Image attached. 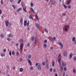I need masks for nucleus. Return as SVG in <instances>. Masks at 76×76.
<instances>
[{
	"instance_id": "1",
	"label": "nucleus",
	"mask_w": 76,
	"mask_h": 76,
	"mask_svg": "<svg viewBox=\"0 0 76 76\" xmlns=\"http://www.w3.org/2000/svg\"><path fill=\"white\" fill-rule=\"evenodd\" d=\"M36 67H37V69L39 70H41V64L39 63H37L36 64Z\"/></svg>"
},
{
	"instance_id": "2",
	"label": "nucleus",
	"mask_w": 76,
	"mask_h": 76,
	"mask_svg": "<svg viewBox=\"0 0 76 76\" xmlns=\"http://www.w3.org/2000/svg\"><path fill=\"white\" fill-rule=\"evenodd\" d=\"M69 25H66L65 26L64 28V30L66 32L68 31V30L69 29Z\"/></svg>"
},
{
	"instance_id": "3",
	"label": "nucleus",
	"mask_w": 76,
	"mask_h": 76,
	"mask_svg": "<svg viewBox=\"0 0 76 76\" xmlns=\"http://www.w3.org/2000/svg\"><path fill=\"white\" fill-rule=\"evenodd\" d=\"M48 39L52 42H54V41L56 40V37H54L53 38V39H51L50 38H48Z\"/></svg>"
},
{
	"instance_id": "4",
	"label": "nucleus",
	"mask_w": 76,
	"mask_h": 76,
	"mask_svg": "<svg viewBox=\"0 0 76 76\" xmlns=\"http://www.w3.org/2000/svg\"><path fill=\"white\" fill-rule=\"evenodd\" d=\"M58 43L59 45H60V46H61V49H62L63 47V44H62V43L60 42H58Z\"/></svg>"
},
{
	"instance_id": "5",
	"label": "nucleus",
	"mask_w": 76,
	"mask_h": 76,
	"mask_svg": "<svg viewBox=\"0 0 76 76\" xmlns=\"http://www.w3.org/2000/svg\"><path fill=\"white\" fill-rule=\"evenodd\" d=\"M23 43H22L20 44V49L21 51H22L23 50Z\"/></svg>"
},
{
	"instance_id": "6",
	"label": "nucleus",
	"mask_w": 76,
	"mask_h": 76,
	"mask_svg": "<svg viewBox=\"0 0 76 76\" xmlns=\"http://www.w3.org/2000/svg\"><path fill=\"white\" fill-rule=\"evenodd\" d=\"M5 24L6 25L7 27L8 26V25H9V20H6L5 22Z\"/></svg>"
},
{
	"instance_id": "7",
	"label": "nucleus",
	"mask_w": 76,
	"mask_h": 76,
	"mask_svg": "<svg viewBox=\"0 0 76 76\" xmlns=\"http://www.w3.org/2000/svg\"><path fill=\"white\" fill-rule=\"evenodd\" d=\"M22 10V8L21 7H20L18 8L16 12L17 13H19V11H20V10Z\"/></svg>"
},
{
	"instance_id": "8",
	"label": "nucleus",
	"mask_w": 76,
	"mask_h": 76,
	"mask_svg": "<svg viewBox=\"0 0 76 76\" xmlns=\"http://www.w3.org/2000/svg\"><path fill=\"white\" fill-rule=\"evenodd\" d=\"M62 65L63 66H64V67L65 66H66V64L64 62V61H63L62 62Z\"/></svg>"
},
{
	"instance_id": "9",
	"label": "nucleus",
	"mask_w": 76,
	"mask_h": 76,
	"mask_svg": "<svg viewBox=\"0 0 76 76\" xmlns=\"http://www.w3.org/2000/svg\"><path fill=\"white\" fill-rule=\"evenodd\" d=\"M30 10H31V11L33 13H35V11H34V9H33V8H32L30 7Z\"/></svg>"
},
{
	"instance_id": "10",
	"label": "nucleus",
	"mask_w": 76,
	"mask_h": 76,
	"mask_svg": "<svg viewBox=\"0 0 76 76\" xmlns=\"http://www.w3.org/2000/svg\"><path fill=\"white\" fill-rule=\"evenodd\" d=\"M23 20V18H21L20 20V24L21 25H22V24H23V22H22Z\"/></svg>"
},
{
	"instance_id": "11",
	"label": "nucleus",
	"mask_w": 76,
	"mask_h": 76,
	"mask_svg": "<svg viewBox=\"0 0 76 76\" xmlns=\"http://www.w3.org/2000/svg\"><path fill=\"white\" fill-rule=\"evenodd\" d=\"M36 25L37 27L38 28H40V25H39V24H38V23H36Z\"/></svg>"
},
{
	"instance_id": "12",
	"label": "nucleus",
	"mask_w": 76,
	"mask_h": 76,
	"mask_svg": "<svg viewBox=\"0 0 76 76\" xmlns=\"http://www.w3.org/2000/svg\"><path fill=\"white\" fill-rule=\"evenodd\" d=\"M26 23H27V21H24V25L25 26H26Z\"/></svg>"
},
{
	"instance_id": "13",
	"label": "nucleus",
	"mask_w": 76,
	"mask_h": 76,
	"mask_svg": "<svg viewBox=\"0 0 76 76\" xmlns=\"http://www.w3.org/2000/svg\"><path fill=\"white\" fill-rule=\"evenodd\" d=\"M31 55L29 54L28 56V59H31Z\"/></svg>"
},
{
	"instance_id": "14",
	"label": "nucleus",
	"mask_w": 76,
	"mask_h": 76,
	"mask_svg": "<svg viewBox=\"0 0 76 76\" xmlns=\"http://www.w3.org/2000/svg\"><path fill=\"white\" fill-rule=\"evenodd\" d=\"M44 30V31H45V32H46V33H48V30H47V29L45 28L43 29Z\"/></svg>"
},
{
	"instance_id": "15",
	"label": "nucleus",
	"mask_w": 76,
	"mask_h": 76,
	"mask_svg": "<svg viewBox=\"0 0 76 76\" xmlns=\"http://www.w3.org/2000/svg\"><path fill=\"white\" fill-rule=\"evenodd\" d=\"M30 16H29V18H30V19H32V20H33V17L32 16V15H31V14H30L29 15Z\"/></svg>"
},
{
	"instance_id": "16",
	"label": "nucleus",
	"mask_w": 76,
	"mask_h": 76,
	"mask_svg": "<svg viewBox=\"0 0 76 76\" xmlns=\"http://www.w3.org/2000/svg\"><path fill=\"white\" fill-rule=\"evenodd\" d=\"M52 66L53 67H54V66H55V63H54V61H52Z\"/></svg>"
},
{
	"instance_id": "17",
	"label": "nucleus",
	"mask_w": 76,
	"mask_h": 76,
	"mask_svg": "<svg viewBox=\"0 0 76 76\" xmlns=\"http://www.w3.org/2000/svg\"><path fill=\"white\" fill-rule=\"evenodd\" d=\"M75 39L76 38H75V37H73L72 38V41H73V42H75Z\"/></svg>"
},
{
	"instance_id": "18",
	"label": "nucleus",
	"mask_w": 76,
	"mask_h": 76,
	"mask_svg": "<svg viewBox=\"0 0 76 76\" xmlns=\"http://www.w3.org/2000/svg\"><path fill=\"white\" fill-rule=\"evenodd\" d=\"M58 63L59 64H61V58H60L58 59Z\"/></svg>"
},
{
	"instance_id": "19",
	"label": "nucleus",
	"mask_w": 76,
	"mask_h": 76,
	"mask_svg": "<svg viewBox=\"0 0 76 76\" xmlns=\"http://www.w3.org/2000/svg\"><path fill=\"white\" fill-rule=\"evenodd\" d=\"M13 35L11 34H10L8 35V37L9 38H11L12 37H13Z\"/></svg>"
},
{
	"instance_id": "20",
	"label": "nucleus",
	"mask_w": 76,
	"mask_h": 76,
	"mask_svg": "<svg viewBox=\"0 0 76 76\" xmlns=\"http://www.w3.org/2000/svg\"><path fill=\"white\" fill-rule=\"evenodd\" d=\"M69 57L70 58H71L73 57V53H71L69 55Z\"/></svg>"
},
{
	"instance_id": "21",
	"label": "nucleus",
	"mask_w": 76,
	"mask_h": 76,
	"mask_svg": "<svg viewBox=\"0 0 76 76\" xmlns=\"http://www.w3.org/2000/svg\"><path fill=\"white\" fill-rule=\"evenodd\" d=\"M72 2V0H69L68 1H67V3L68 4H70V3H71Z\"/></svg>"
},
{
	"instance_id": "22",
	"label": "nucleus",
	"mask_w": 76,
	"mask_h": 76,
	"mask_svg": "<svg viewBox=\"0 0 76 76\" xmlns=\"http://www.w3.org/2000/svg\"><path fill=\"white\" fill-rule=\"evenodd\" d=\"M1 57H4V56H5V54H4V53H1Z\"/></svg>"
},
{
	"instance_id": "23",
	"label": "nucleus",
	"mask_w": 76,
	"mask_h": 76,
	"mask_svg": "<svg viewBox=\"0 0 76 76\" xmlns=\"http://www.w3.org/2000/svg\"><path fill=\"white\" fill-rule=\"evenodd\" d=\"M35 38L34 37H32L31 38V40L32 41H34V39H35Z\"/></svg>"
},
{
	"instance_id": "24",
	"label": "nucleus",
	"mask_w": 76,
	"mask_h": 76,
	"mask_svg": "<svg viewBox=\"0 0 76 76\" xmlns=\"http://www.w3.org/2000/svg\"><path fill=\"white\" fill-rule=\"evenodd\" d=\"M28 63H29V64H30V66H31L32 64V63H31V61H30V60H28Z\"/></svg>"
},
{
	"instance_id": "25",
	"label": "nucleus",
	"mask_w": 76,
	"mask_h": 76,
	"mask_svg": "<svg viewBox=\"0 0 76 76\" xmlns=\"http://www.w3.org/2000/svg\"><path fill=\"white\" fill-rule=\"evenodd\" d=\"M28 63H29V64H30V66H31L32 64V63H31V61H30V60H28Z\"/></svg>"
},
{
	"instance_id": "26",
	"label": "nucleus",
	"mask_w": 76,
	"mask_h": 76,
	"mask_svg": "<svg viewBox=\"0 0 76 76\" xmlns=\"http://www.w3.org/2000/svg\"><path fill=\"white\" fill-rule=\"evenodd\" d=\"M20 72H22L23 71V69L22 68H21L20 69Z\"/></svg>"
},
{
	"instance_id": "27",
	"label": "nucleus",
	"mask_w": 76,
	"mask_h": 76,
	"mask_svg": "<svg viewBox=\"0 0 76 76\" xmlns=\"http://www.w3.org/2000/svg\"><path fill=\"white\" fill-rule=\"evenodd\" d=\"M23 40L22 39H20L18 40L19 42H23Z\"/></svg>"
},
{
	"instance_id": "28",
	"label": "nucleus",
	"mask_w": 76,
	"mask_h": 76,
	"mask_svg": "<svg viewBox=\"0 0 76 76\" xmlns=\"http://www.w3.org/2000/svg\"><path fill=\"white\" fill-rule=\"evenodd\" d=\"M64 57H66V56H67V54L66 53V52L64 51Z\"/></svg>"
},
{
	"instance_id": "29",
	"label": "nucleus",
	"mask_w": 76,
	"mask_h": 76,
	"mask_svg": "<svg viewBox=\"0 0 76 76\" xmlns=\"http://www.w3.org/2000/svg\"><path fill=\"white\" fill-rule=\"evenodd\" d=\"M1 37L2 38H3L4 37V35L3 34H1Z\"/></svg>"
},
{
	"instance_id": "30",
	"label": "nucleus",
	"mask_w": 76,
	"mask_h": 76,
	"mask_svg": "<svg viewBox=\"0 0 76 76\" xmlns=\"http://www.w3.org/2000/svg\"><path fill=\"white\" fill-rule=\"evenodd\" d=\"M23 9L24 11L25 12H27V11H26V9L25 8V7H23Z\"/></svg>"
},
{
	"instance_id": "31",
	"label": "nucleus",
	"mask_w": 76,
	"mask_h": 76,
	"mask_svg": "<svg viewBox=\"0 0 76 76\" xmlns=\"http://www.w3.org/2000/svg\"><path fill=\"white\" fill-rule=\"evenodd\" d=\"M60 70L61 72L63 70V66L61 67Z\"/></svg>"
},
{
	"instance_id": "32",
	"label": "nucleus",
	"mask_w": 76,
	"mask_h": 76,
	"mask_svg": "<svg viewBox=\"0 0 76 76\" xmlns=\"http://www.w3.org/2000/svg\"><path fill=\"white\" fill-rule=\"evenodd\" d=\"M67 7L68 9H71V7L70 5H69L67 6Z\"/></svg>"
},
{
	"instance_id": "33",
	"label": "nucleus",
	"mask_w": 76,
	"mask_h": 76,
	"mask_svg": "<svg viewBox=\"0 0 76 76\" xmlns=\"http://www.w3.org/2000/svg\"><path fill=\"white\" fill-rule=\"evenodd\" d=\"M44 47H45V48H46L47 47V44L45 43L43 45Z\"/></svg>"
},
{
	"instance_id": "34",
	"label": "nucleus",
	"mask_w": 76,
	"mask_h": 76,
	"mask_svg": "<svg viewBox=\"0 0 76 76\" xmlns=\"http://www.w3.org/2000/svg\"><path fill=\"white\" fill-rule=\"evenodd\" d=\"M36 18L37 19V20H39V18H38V15H36L35 16Z\"/></svg>"
},
{
	"instance_id": "35",
	"label": "nucleus",
	"mask_w": 76,
	"mask_h": 76,
	"mask_svg": "<svg viewBox=\"0 0 76 76\" xmlns=\"http://www.w3.org/2000/svg\"><path fill=\"white\" fill-rule=\"evenodd\" d=\"M64 71H66L67 70V67H65L64 68Z\"/></svg>"
},
{
	"instance_id": "36",
	"label": "nucleus",
	"mask_w": 76,
	"mask_h": 76,
	"mask_svg": "<svg viewBox=\"0 0 76 76\" xmlns=\"http://www.w3.org/2000/svg\"><path fill=\"white\" fill-rule=\"evenodd\" d=\"M42 64L43 65V66H45V62H43L42 63Z\"/></svg>"
},
{
	"instance_id": "37",
	"label": "nucleus",
	"mask_w": 76,
	"mask_h": 76,
	"mask_svg": "<svg viewBox=\"0 0 76 76\" xmlns=\"http://www.w3.org/2000/svg\"><path fill=\"white\" fill-rule=\"evenodd\" d=\"M15 54V51H13L12 52V54L14 56Z\"/></svg>"
},
{
	"instance_id": "38",
	"label": "nucleus",
	"mask_w": 76,
	"mask_h": 76,
	"mask_svg": "<svg viewBox=\"0 0 76 76\" xmlns=\"http://www.w3.org/2000/svg\"><path fill=\"white\" fill-rule=\"evenodd\" d=\"M73 59L74 61H76V56H75L73 57Z\"/></svg>"
},
{
	"instance_id": "39",
	"label": "nucleus",
	"mask_w": 76,
	"mask_h": 76,
	"mask_svg": "<svg viewBox=\"0 0 76 76\" xmlns=\"http://www.w3.org/2000/svg\"><path fill=\"white\" fill-rule=\"evenodd\" d=\"M73 72L74 73H76V69H74L73 70Z\"/></svg>"
},
{
	"instance_id": "40",
	"label": "nucleus",
	"mask_w": 76,
	"mask_h": 76,
	"mask_svg": "<svg viewBox=\"0 0 76 76\" xmlns=\"http://www.w3.org/2000/svg\"><path fill=\"white\" fill-rule=\"evenodd\" d=\"M29 25V21L28 20V22L27 23V25H26L27 26H28Z\"/></svg>"
},
{
	"instance_id": "41",
	"label": "nucleus",
	"mask_w": 76,
	"mask_h": 76,
	"mask_svg": "<svg viewBox=\"0 0 76 76\" xmlns=\"http://www.w3.org/2000/svg\"><path fill=\"white\" fill-rule=\"evenodd\" d=\"M64 9H66V8H67V6H66V5L65 4L64 5Z\"/></svg>"
},
{
	"instance_id": "42",
	"label": "nucleus",
	"mask_w": 76,
	"mask_h": 76,
	"mask_svg": "<svg viewBox=\"0 0 76 76\" xmlns=\"http://www.w3.org/2000/svg\"><path fill=\"white\" fill-rule=\"evenodd\" d=\"M29 45H30V43H28L27 44V47H29Z\"/></svg>"
},
{
	"instance_id": "43",
	"label": "nucleus",
	"mask_w": 76,
	"mask_h": 76,
	"mask_svg": "<svg viewBox=\"0 0 76 76\" xmlns=\"http://www.w3.org/2000/svg\"><path fill=\"white\" fill-rule=\"evenodd\" d=\"M16 54H17V56H19V52H17Z\"/></svg>"
},
{
	"instance_id": "44",
	"label": "nucleus",
	"mask_w": 76,
	"mask_h": 76,
	"mask_svg": "<svg viewBox=\"0 0 76 76\" xmlns=\"http://www.w3.org/2000/svg\"><path fill=\"white\" fill-rule=\"evenodd\" d=\"M34 5V4L33 3H31V7H33V6Z\"/></svg>"
},
{
	"instance_id": "45",
	"label": "nucleus",
	"mask_w": 76,
	"mask_h": 76,
	"mask_svg": "<svg viewBox=\"0 0 76 76\" xmlns=\"http://www.w3.org/2000/svg\"><path fill=\"white\" fill-rule=\"evenodd\" d=\"M9 55H10V56H12V52H11V51H10L9 53Z\"/></svg>"
},
{
	"instance_id": "46",
	"label": "nucleus",
	"mask_w": 76,
	"mask_h": 76,
	"mask_svg": "<svg viewBox=\"0 0 76 76\" xmlns=\"http://www.w3.org/2000/svg\"><path fill=\"white\" fill-rule=\"evenodd\" d=\"M22 61V58H20L19 59V61L20 62Z\"/></svg>"
},
{
	"instance_id": "47",
	"label": "nucleus",
	"mask_w": 76,
	"mask_h": 76,
	"mask_svg": "<svg viewBox=\"0 0 76 76\" xmlns=\"http://www.w3.org/2000/svg\"><path fill=\"white\" fill-rule=\"evenodd\" d=\"M12 7H13V8L14 9H15V8H16V7L15 6V5H12Z\"/></svg>"
},
{
	"instance_id": "48",
	"label": "nucleus",
	"mask_w": 76,
	"mask_h": 76,
	"mask_svg": "<svg viewBox=\"0 0 76 76\" xmlns=\"http://www.w3.org/2000/svg\"><path fill=\"white\" fill-rule=\"evenodd\" d=\"M44 43H46V42H47V40H45L44 41Z\"/></svg>"
},
{
	"instance_id": "49",
	"label": "nucleus",
	"mask_w": 76,
	"mask_h": 76,
	"mask_svg": "<svg viewBox=\"0 0 76 76\" xmlns=\"http://www.w3.org/2000/svg\"><path fill=\"white\" fill-rule=\"evenodd\" d=\"M55 4V1H53L52 2V4H53V5H54Z\"/></svg>"
},
{
	"instance_id": "50",
	"label": "nucleus",
	"mask_w": 76,
	"mask_h": 76,
	"mask_svg": "<svg viewBox=\"0 0 76 76\" xmlns=\"http://www.w3.org/2000/svg\"><path fill=\"white\" fill-rule=\"evenodd\" d=\"M60 56H61V53H60L59 54V55L58 56V58H60Z\"/></svg>"
},
{
	"instance_id": "51",
	"label": "nucleus",
	"mask_w": 76,
	"mask_h": 76,
	"mask_svg": "<svg viewBox=\"0 0 76 76\" xmlns=\"http://www.w3.org/2000/svg\"><path fill=\"white\" fill-rule=\"evenodd\" d=\"M1 13H2L1 10L0 9V15H1Z\"/></svg>"
},
{
	"instance_id": "52",
	"label": "nucleus",
	"mask_w": 76,
	"mask_h": 76,
	"mask_svg": "<svg viewBox=\"0 0 76 76\" xmlns=\"http://www.w3.org/2000/svg\"><path fill=\"white\" fill-rule=\"evenodd\" d=\"M6 49H4L3 50V51H4V53H5L6 52Z\"/></svg>"
},
{
	"instance_id": "53",
	"label": "nucleus",
	"mask_w": 76,
	"mask_h": 76,
	"mask_svg": "<svg viewBox=\"0 0 76 76\" xmlns=\"http://www.w3.org/2000/svg\"><path fill=\"white\" fill-rule=\"evenodd\" d=\"M30 69L31 70H33L34 69L33 66H31V67L30 68Z\"/></svg>"
},
{
	"instance_id": "54",
	"label": "nucleus",
	"mask_w": 76,
	"mask_h": 76,
	"mask_svg": "<svg viewBox=\"0 0 76 76\" xmlns=\"http://www.w3.org/2000/svg\"><path fill=\"white\" fill-rule=\"evenodd\" d=\"M50 72H51L53 71V69L52 68H50Z\"/></svg>"
},
{
	"instance_id": "55",
	"label": "nucleus",
	"mask_w": 76,
	"mask_h": 76,
	"mask_svg": "<svg viewBox=\"0 0 76 76\" xmlns=\"http://www.w3.org/2000/svg\"><path fill=\"white\" fill-rule=\"evenodd\" d=\"M21 1V0H19L18 1V4H19V3H20Z\"/></svg>"
},
{
	"instance_id": "56",
	"label": "nucleus",
	"mask_w": 76,
	"mask_h": 76,
	"mask_svg": "<svg viewBox=\"0 0 76 76\" xmlns=\"http://www.w3.org/2000/svg\"><path fill=\"white\" fill-rule=\"evenodd\" d=\"M53 71L54 72H56V69H53Z\"/></svg>"
},
{
	"instance_id": "57",
	"label": "nucleus",
	"mask_w": 76,
	"mask_h": 76,
	"mask_svg": "<svg viewBox=\"0 0 76 76\" xmlns=\"http://www.w3.org/2000/svg\"><path fill=\"white\" fill-rule=\"evenodd\" d=\"M1 4H3V0H1Z\"/></svg>"
},
{
	"instance_id": "58",
	"label": "nucleus",
	"mask_w": 76,
	"mask_h": 76,
	"mask_svg": "<svg viewBox=\"0 0 76 76\" xmlns=\"http://www.w3.org/2000/svg\"><path fill=\"white\" fill-rule=\"evenodd\" d=\"M7 41H10V39L9 38H8L7 39Z\"/></svg>"
},
{
	"instance_id": "59",
	"label": "nucleus",
	"mask_w": 76,
	"mask_h": 76,
	"mask_svg": "<svg viewBox=\"0 0 76 76\" xmlns=\"http://www.w3.org/2000/svg\"><path fill=\"white\" fill-rule=\"evenodd\" d=\"M16 46H19V43H17L16 44Z\"/></svg>"
},
{
	"instance_id": "60",
	"label": "nucleus",
	"mask_w": 76,
	"mask_h": 76,
	"mask_svg": "<svg viewBox=\"0 0 76 76\" xmlns=\"http://www.w3.org/2000/svg\"><path fill=\"white\" fill-rule=\"evenodd\" d=\"M50 50H53V47L52 46L50 48Z\"/></svg>"
},
{
	"instance_id": "61",
	"label": "nucleus",
	"mask_w": 76,
	"mask_h": 76,
	"mask_svg": "<svg viewBox=\"0 0 76 76\" xmlns=\"http://www.w3.org/2000/svg\"><path fill=\"white\" fill-rule=\"evenodd\" d=\"M65 73L64 72L63 74V76H65Z\"/></svg>"
},
{
	"instance_id": "62",
	"label": "nucleus",
	"mask_w": 76,
	"mask_h": 76,
	"mask_svg": "<svg viewBox=\"0 0 76 76\" xmlns=\"http://www.w3.org/2000/svg\"><path fill=\"white\" fill-rule=\"evenodd\" d=\"M15 15H17V13H16V12H15Z\"/></svg>"
},
{
	"instance_id": "63",
	"label": "nucleus",
	"mask_w": 76,
	"mask_h": 76,
	"mask_svg": "<svg viewBox=\"0 0 76 76\" xmlns=\"http://www.w3.org/2000/svg\"><path fill=\"white\" fill-rule=\"evenodd\" d=\"M10 2H13V0H10Z\"/></svg>"
},
{
	"instance_id": "64",
	"label": "nucleus",
	"mask_w": 76,
	"mask_h": 76,
	"mask_svg": "<svg viewBox=\"0 0 76 76\" xmlns=\"http://www.w3.org/2000/svg\"><path fill=\"white\" fill-rule=\"evenodd\" d=\"M21 4H22V6H23V7H24V5L22 3H21Z\"/></svg>"
}]
</instances>
